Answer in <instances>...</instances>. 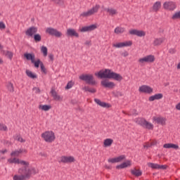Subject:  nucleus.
Listing matches in <instances>:
<instances>
[{
  "label": "nucleus",
  "instance_id": "nucleus-1",
  "mask_svg": "<svg viewBox=\"0 0 180 180\" xmlns=\"http://www.w3.org/2000/svg\"><path fill=\"white\" fill-rule=\"evenodd\" d=\"M22 167H20L18 170V174L13 176V180H27L30 179L32 175H36L37 171L36 168L30 167V163L28 162L27 165H21Z\"/></svg>",
  "mask_w": 180,
  "mask_h": 180
},
{
  "label": "nucleus",
  "instance_id": "nucleus-2",
  "mask_svg": "<svg viewBox=\"0 0 180 180\" xmlns=\"http://www.w3.org/2000/svg\"><path fill=\"white\" fill-rule=\"evenodd\" d=\"M41 137L46 143H53L56 141V134L53 131H46L41 134Z\"/></svg>",
  "mask_w": 180,
  "mask_h": 180
},
{
  "label": "nucleus",
  "instance_id": "nucleus-3",
  "mask_svg": "<svg viewBox=\"0 0 180 180\" xmlns=\"http://www.w3.org/2000/svg\"><path fill=\"white\" fill-rule=\"evenodd\" d=\"M134 122H136L137 124L142 126V127L148 129V130H153V129H154V125L143 118H136Z\"/></svg>",
  "mask_w": 180,
  "mask_h": 180
},
{
  "label": "nucleus",
  "instance_id": "nucleus-4",
  "mask_svg": "<svg viewBox=\"0 0 180 180\" xmlns=\"http://www.w3.org/2000/svg\"><path fill=\"white\" fill-rule=\"evenodd\" d=\"M100 8H101V6L99 4H96L89 11L83 12L80 15V16H82L83 18H88L89 16H92V15H95V13H98V11H99Z\"/></svg>",
  "mask_w": 180,
  "mask_h": 180
},
{
  "label": "nucleus",
  "instance_id": "nucleus-5",
  "mask_svg": "<svg viewBox=\"0 0 180 180\" xmlns=\"http://www.w3.org/2000/svg\"><path fill=\"white\" fill-rule=\"evenodd\" d=\"M113 71L105 69V70H100L98 72L95 73L96 77H98V78H108L110 79V77H112V72Z\"/></svg>",
  "mask_w": 180,
  "mask_h": 180
},
{
  "label": "nucleus",
  "instance_id": "nucleus-6",
  "mask_svg": "<svg viewBox=\"0 0 180 180\" xmlns=\"http://www.w3.org/2000/svg\"><path fill=\"white\" fill-rule=\"evenodd\" d=\"M79 78L82 79V81H85L86 84H90V85H95V84H96L92 75H81Z\"/></svg>",
  "mask_w": 180,
  "mask_h": 180
},
{
  "label": "nucleus",
  "instance_id": "nucleus-7",
  "mask_svg": "<svg viewBox=\"0 0 180 180\" xmlns=\"http://www.w3.org/2000/svg\"><path fill=\"white\" fill-rule=\"evenodd\" d=\"M58 161L63 164H71L75 162V158L74 156H60L58 158Z\"/></svg>",
  "mask_w": 180,
  "mask_h": 180
},
{
  "label": "nucleus",
  "instance_id": "nucleus-8",
  "mask_svg": "<svg viewBox=\"0 0 180 180\" xmlns=\"http://www.w3.org/2000/svg\"><path fill=\"white\" fill-rule=\"evenodd\" d=\"M154 61H155V57L153 55H148L139 58L138 63H139V64H146V63L151 64V63H154Z\"/></svg>",
  "mask_w": 180,
  "mask_h": 180
},
{
  "label": "nucleus",
  "instance_id": "nucleus-9",
  "mask_svg": "<svg viewBox=\"0 0 180 180\" xmlns=\"http://www.w3.org/2000/svg\"><path fill=\"white\" fill-rule=\"evenodd\" d=\"M133 46L132 41H124L123 42H118L112 44V47L115 49H123V47H131Z\"/></svg>",
  "mask_w": 180,
  "mask_h": 180
},
{
  "label": "nucleus",
  "instance_id": "nucleus-10",
  "mask_svg": "<svg viewBox=\"0 0 180 180\" xmlns=\"http://www.w3.org/2000/svg\"><path fill=\"white\" fill-rule=\"evenodd\" d=\"M46 33H48V34H50L51 36H55V37H63V32L53 27L46 28Z\"/></svg>",
  "mask_w": 180,
  "mask_h": 180
},
{
  "label": "nucleus",
  "instance_id": "nucleus-11",
  "mask_svg": "<svg viewBox=\"0 0 180 180\" xmlns=\"http://www.w3.org/2000/svg\"><path fill=\"white\" fill-rule=\"evenodd\" d=\"M9 164H18L19 165H28L29 162L20 160L18 158H10L8 160Z\"/></svg>",
  "mask_w": 180,
  "mask_h": 180
},
{
  "label": "nucleus",
  "instance_id": "nucleus-12",
  "mask_svg": "<svg viewBox=\"0 0 180 180\" xmlns=\"http://www.w3.org/2000/svg\"><path fill=\"white\" fill-rule=\"evenodd\" d=\"M129 34L131 36H137L138 37H144L146 36V32L143 30H139L136 29H131L129 31Z\"/></svg>",
  "mask_w": 180,
  "mask_h": 180
},
{
  "label": "nucleus",
  "instance_id": "nucleus-13",
  "mask_svg": "<svg viewBox=\"0 0 180 180\" xmlns=\"http://www.w3.org/2000/svg\"><path fill=\"white\" fill-rule=\"evenodd\" d=\"M163 8L166 11H174L176 8V4L174 1H166L163 4Z\"/></svg>",
  "mask_w": 180,
  "mask_h": 180
},
{
  "label": "nucleus",
  "instance_id": "nucleus-14",
  "mask_svg": "<svg viewBox=\"0 0 180 180\" xmlns=\"http://www.w3.org/2000/svg\"><path fill=\"white\" fill-rule=\"evenodd\" d=\"M102 86H104V88H109L110 89H112L116 86V84H115V82H110L108 79H103L101 82Z\"/></svg>",
  "mask_w": 180,
  "mask_h": 180
},
{
  "label": "nucleus",
  "instance_id": "nucleus-15",
  "mask_svg": "<svg viewBox=\"0 0 180 180\" xmlns=\"http://www.w3.org/2000/svg\"><path fill=\"white\" fill-rule=\"evenodd\" d=\"M124 160H126V155H121L116 158L108 159V162H110L111 164H115L116 162H122V161H124Z\"/></svg>",
  "mask_w": 180,
  "mask_h": 180
},
{
  "label": "nucleus",
  "instance_id": "nucleus-16",
  "mask_svg": "<svg viewBox=\"0 0 180 180\" xmlns=\"http://www.w3.org/2000/svg\"><path fill=\"white\" fill-rule=\"evenodd\" d=\"M98 28V25L96 24H94L89 26L82 27L79 32L82 33H85L86 32H92V30H95V29Z\"/></svg>",
  "mask_w": 180,
  "mask_h": 180
},
{
  "label": "nucleus",
  "instance_id": "nucleus-17",
  "mask_svg": "<svg viewBox=\"0 0 180 180\" xmlns=\"http://www.w3.org/2000/svg\"><path fill=\"white\" fill-rule=\"evenodd\" d=\"M153 89L151 86L147 85H143L139 87V92L143 94H153Z\"/></svg>",
  "mask_w": 180,
  "mask_h": 180
},
{
  "label": "nucleus",
  "instance_id": "nucleus-18",
  "mask_svg": "<svg viewBox=\"0 0 180 180\" xmlns=\"http://www.w3.org/2000/svg\"><path fill=\"white\" fill-rule=\"evenodd\" d=\"M27 150L25 148H20L11 152V157H19L21 154H27Z\"/></svg>",
  "mask_w": 180,
  "mask_h": 180
},
{
  "label": "nucleus",
  "instance_id": "nucleus-19",
  "mask_svg": "<svg viewBox=\"0 0 180 180\" xmlns=\"http://www.w3.org/2000/svg\"><path fill=\"white\" fill-rule=\"evenodd\" d=\"M37 27H30L26 30L25 34L28 37H33L35 33H37Z\"/></svg>",
  "mask_w": 180,
  "mask_h": 180
},
{
  "label": "nucleus",
  "instance_id": "nucleus-20",
  "mask_svg": "<svg viewBox=\"0 0 180 180\" xmlns=\"http://www.w3.org/2000/svg\"><path fill=\"white\" fill-rule=\"evenodd\" d=\"M66 35L69 37H79V34L73 28H68L66 31Z\"/></svg>",
  "mask_w": 180,
  "mask_h": 180
},
{
  "label": "nucleus",
  "instance_id": "nucleus-21",
  "mask_svg": "<svg viewBox=\"0 0 180 180\" xmlns=\"http://www.w3.org/2000/svg\"><path fill=\"white\" fill-rule=\"evenodd\" d=\"M148 167L152 168L153 169H167V165H160L155 163H148Z\"/></svg>",
  "mask_w": 180,
  "mask_h": 180
},
{
  "label": "nucleus",
  "instance_id": "nucleus-22",
  "mask_svg": "<svg viewBox=\"0 0 180 180\" xmlns=\"http://www.w3.org/2000/svg\"><path fill=\"white\" fill-rule=\"evenodd\" d=\"M131 165V160H127L122 164L117 165L116 169H123L124 168H129Z\"/></svg>",
  "mask_w": 180,
  "mask_h": 180
},
{
  "label": "nucleus",
  "instance_id": "nucleus-23",
  "mask_svg": "<svg viewBox=\"0 0 180 180\" xmlns=\"http://www.w3.org/2000/svg\"><path fill=\"white\" fill-rule=\"evenodd\" d=\"M24 57L28 61H31V63H34V60H36V56L34 53H24Z\"/></svg>",
  "mask_w": 180,
  "mask_h": 180
},
{
  "label": "nucleus",
  "instance_id": "nucleus-24",
  "mask_svg": "<svg viewBox=\"0 0 180 180\" xmlns=\"http://www.w3.org/2000/svg\"><path fill=\"white\" fill-rule=\"evenodd\" d=\"M161 9V1H156L151 8V12H158Z\"/></svg>",
  "mask_w": 180,
  "mask_h": 180
},
{
  "label": "nucleus",
  "instance_id": "nucleus-25",
  "mask_svg": "<svg viewBox=\"0 0 180 180\" xmlns=\"http://www.w3.org/2000/svg\"><path fill=\"white\" fill-rule=\"evenodd\" d=\"M110 79H115V81H118L119 82H120V81H122V79H123V77H122V75H120V74H119V73L112 72L111 73Z\"/></svg>",
  "mask_w": 180,
  "mask_h": 180
},
{
  "label": "nucleus",
  "instance_id": "nucleus-26",
  "mask_svg": "<svg viewBox=\"0 0 180 180\" xmlns=\"http://www.w3.org/2000/svg\"><path fill=\"white\" fill-rule=\"evenodd\" d=\"M51 94L54 101H63V97L58 95V94H57V91H56V90L51 89Z\"/></svg>",
  "mask_w": 180,
  "mask_h": 180
},
{
  "label": "nucleus",
  "instance_id": "nucleus-27",
  "mask_svg": "<svg viewBox=\"0 0 180 180\" xmlns=\"http://www.w3.org/2000/svg\"><path fill=\"white\" fill-rule=\"evenodd\" d=\"M1 53L8 58V60H12V58H13V52L11 51L1 50Z\"/></svg>",
  "mask_w": 180,
  "mask_h": 180
},
{
  "label": "nucleus",
  "instance_id": "nucleus-28",
  "mask_svg": "<svg viewBox=\"0 0 180 180\" xmlns=\"http://www.w3.org/2000/svg\"><path fill=\"white\" fill-rule=\"evenodd\" d=\"M162 94H157L149 97L150 102H153V101H158L159 99H162Z\"/></svg>",
  "mask_w": 180,
  "mask_h": 180
},
{
  "label": "nucleus",
  "instance_id": "nucleus-29",
  "mask_svg": "<svg viewBox=\"0 0 180 180\" xmlns=\"http://www.w3.org/2000/svg\"><path fill=\"white\" fill-rule=\"evenodd\" d=\"M153 122H155L158 124H162V126H164V124H165L166 120L164 117H154Z\"/></svg>",
  "mask_w": 180,
  "mask_h": 180
},
{
  "label": "nucleus",
  "instance_id": "nucleus-30",
  "mask_svg": "<svg viewBox=\"0 0 180 180\" xmlns=\"http://www.w3.org/2000/svg\"><path fill=\"white\" fill-rule=\"evenodd\" d=\"M124 32H126V28L123 27H117L114 30V32L115 33V34H123Z\"/></svg>",
  "mask_w": 180,
  "mask_h": 180
},
{
  "label": "nucleus",
  "instance_id": "nucleus-31",
  "mask_svg": "<svg viewBox=\"0 0 180 180\" xmlns=\"http://www.w3.org/2000/svg\"><path fill=\"white\" fill-rule=\"evenodd\" d=\"M94 102H96L97 103V105H98L99 106H101V108H110L109 104H108L103 101H101V100H99L98 98H95Z\"/></svg>",
  "mask_w": 180,
  "mask_h": 180
},
{
  "label": "nucleus",
  "instance_id": "nucleus-32",
  "mask_svg": "<svg viewBox=\"0 0 180 180\" xmlns=\"http://www.w3.org/2000/svg\"><path fill=\"white\" fill-rule=\"evenodd\" d=\"M165 41V38H164V37L156 38L153 41V45L161 46V44H162V42Z\"/></svg>",
  "mask_w": 180,
  "mask_h": 180
},
{
  "label": "nucleus",
  "instance_id": "nucleus-33",
  "mask_svg": "<svg viewBox=\"0 0 180 180\" xmlns=\"http://www.w3.org/2000/svg\"><path fill=\"white\" fill-rule=\"evenodd\" d=\"M105 11H106L107 13L110 15V16H114V15H117V10H116L113 8H105Z\"/></svg>",
  "mask_w": 180,
  "mask_h": 180
},
{
  "label": "nucleus",
  "instance_id": "nucleus-34",
  "mask_svg": "<svg viewBox=\"0 0 180 180\" xmlns=\"http://www.w3.org/2000/svg\"><path fill=\"white\" fill-rule=\"evenodd\" d=\"M39 110H44V112H49L50 109H51V105H39Z\"/></svg>",
  "mask_w": 180,
  "mask_h": 180
},
{
  "label": "nucleus",
  "instance_id": "nucleus-35",
  "mask_svg": "<svg viewBox=\"0 0 180 180\" xmlns=\"http://www.w3.org/2000/svg\"><path fill=\"white\" fill-rule=\"evenodd\" d=\"M113 144V139H106L103 141V147H110Z\"/></svg>",
  "mask_w": 180,
  "mask_h": 180
},
{
  "label": "nucleus",
  "instance_id": "nucleus-36",
  "mask_svg": "<svg viewBox=\"0 0 180 180\" xmlns=\"http://www.w3.org/2000/svg\"><path fill=\"white\" fill-rule=\"evenodd\" d=\"M163 147L164 148H174V150H178V148H179L178 145L174 143H165Z\"/></svg>",
  "mask_w": 180,
  "mask_h": 180
},
{
  "label": "nucleus",
  "instance_id": "nucleus-37",
  "mask_svg": "<svg viewBox=\"0 0 180 180\" xmlns=\"http://www.w3.org/2000/svg\"><path fill=\"white\" fill-rule=\"evenodd\" d=\"M143 172L140 169H134L131 170V174L135 176H141Z\"/></svg>",
  "mask_w": 180,
  "mask_h": 180
},
{
  "label": "nucleus",
  "instance_id": "nucleus-38",
  "mask_svg": "<svg viewBox=\"0 0 180 180\" xmlns=\"http://www.w3.org/2000/svg\"><path fill=\"white\" fill-rule=\"evenodd\" d=\"M25 73L27 75V77H29V78H32V79H34V78H37V76L29 70H27Z\"/></svg>",
  "mask_w": 180,
  "mask_h": 180
},
{
  "label": "nucleus",
  "instance_id": "nucleus-39",
  "mask_svg": "<svg viewBox=\"0 0 180 180\" xmlns=\"http://www.w3.org/2000/svg\"><path fill=\"white\" fill-rule=\"evenodd\" d=\"M32 64H34L36 68H39V67L43 64V62L41 61L40 59H37V60H34V62H32Z\"/></svg>",
  "mask_w": 180,
  "mask_h": 180
},
{
  "label": "nucleus",
  "instance_id": "nucleus-40",
  "mask_svg": "<svg viewBox=\"0 0 180 180\" xmlns=\"http://www.w3.org/2000/svg\"><path fill=\"white\" fill-rule=\"evenodd\" d=\"M41 51L43 53L44 57H47V54H48L47 47L41 46Z\"/></svg>",
  "mask_w": 180,
  "mask_h": 180
},
{
  "label": "nucleus",
  "instance_id": "nucleus-41",
  "mask_svg": "<svg viewBox=\"0 0 180 180\" xmlns=\"http://www.w3.org/2000/svg\"><path fill=\"white\" fill-rule=\"evenodd\" d=\"M51 2L56 4V5H59V6H63L64 5V0H51Z\"/></svg>",
  "mask_w": 180,
  "mask_h": 180
},
{
  "label": "nucleus",
  "instance_id": "nucleus-42",
  "mask_svg": "<svg viewBox=\"0 0 180 180\" xmlns=\"http://www.w3.org/2000/svg\"><path fill=\"white\" fill-rule=\"evenodd\" d=\"M172 19L174 20H176V19H180V11H176L174 13V14L172 15Z\"/></svg>",
  "mask_w": 180,
  "mask_h": 180
},
{
  "label": "nucleus",
  "instance_id": "nucleus-43",
  "mask_svg": "<svg viewBox=\"0 0 180 180\" xmlns=\"http://www.w3.org/2000/svg\"><path fill=\"white\" fill-rule=\"evenodd\" d=\"M34 40L35 41H41V36L40 35V34H35L34 35Z\"/></svg>",
  "mask_w": 180,
  "mask_h": 180
},
{
  "label": "nucleus",
  "instance_id": "nucleus-44",
  "mask_svg": "<svg viewBox=\"0 0 180 180\" xmlns=\"http://www.w3.org/2000/svg\"><path fill=\"white\" fill-rule=\"evenodd\" d=\"M0 130L1 131H8V127L4 124H0Z\"/></svg>",
  "mask_w": 180,
  "mask_h": 180
},
{
  "label": "nucleus",
  "instance_id": "nucleus-45",
  "mask_svg": "<svg viewBox=\"0 0 180 180\" xmlns=\"http://www.w3.org/2000/svg\"><path fill=\"white\" fill-rule=\"evenodd\" d=\"M7 87L10 92H13V84L12 83H8Z\"/></svg>",
  "mask_w": 180,
  "mask_h": 180
},
{
  "label": "nucleus",
  "instance_id": "nucleus-46",
  "mask_svg": "<svg viewBox=\"0 0 180 180\" xmlns=\"http://www.w3.org/2000/svg\"><path fill=\"white\" fill-rule=\"evenodd\" d=\"M74 86V83L72 82H69L65 87V89H71Z\"/></svg>",
  "mask_w": 180,
  "mask_h": 180
},
{
  "label": "nucleus",
  "instance_id": "nucleus-47",
  "mask_svg": "<svg viewBox=\"0 0 180 180\" xmlns=\"http://www.w3.org/2000/svg\"><path fill=\"white\" fill-rule=\"evenodd\" d=\"M40 67L41 72H43L44 74H47V70H46V68L44 67V65L43 63H41Z\"/></svg>",
  "mask_w": 180,
  "mask_h": 180
},
{
  "label": "nucleus",
  "instance_id": "nucleus-48",
  "mask_svg": "<svg viewBox=\"0 0 180 180\" xmlns=\"http://www.w3.org/2000/svg\"><path fill=\"white\" fill-rule=\"evenodd\" d=\"M6 29V25L4 22H0V30H5Z\"/></svg>",
  "mask_w": 180,
  "mask_h": 180
},
{
  "label": "nucleus",
  "instance_id": "nucleus-49",
  "mask_svg": "<svg viewBox=\"0 0 180 180\" xmlns=\"http://www.w3.org/2000/svg\"><path fill=\"white\" fill-rule=\"evenodd\" d=\"M17 141H20V143H25L26 141L23 139L20 136H17L16 139Z\"/></svg>",
  "mask_w": 180,
  "mask_h": 180
},
{
  "label": "nucleus",
  "instance_id": "nucleus-50",
  "mask_svg": "<svg viewBox=\"0 0 180 180\" xmlns=\"http://www.w3.org/2000/svg\"><path fill=\"white\" fill-rule=\"evenodd\" d=\"M170 54H175L176 53V49L172 48L169 50Z\"/></svg>",
  "mask_w": 180,
  "mask_h": 180
},
{
  "label": "nucleus",
  "instance_id": "nucleus-51",
  "mask_svg": "<svg viewBox=\"0 0 180 180\" xmlns=\"http://www.w3.org/2000/svg\"><path fill=\"white\" fill-rule=\"evenodd\" d=\"M121 56H122V57H129V52L127 51H124L121 53Z\"/></svg>",
  "mask_w": 180,
  "mask_h": 180
},
{
  "label": "nucleus",
  "instance_id": "nucleus-52",
  "mask_svg": "<svg viewBox=\"0 0 180 180\" xmlns=\"http://www.w3.org/2000/svg\"><path fill=\"white\" fill-rule=\"evenodd\" d=\"M32 91H34V92H35V94H40V89H39L37 87H34L32 89Z\"/></svg>",
  "mask_w": 180,
  "mask_h": 180
},
{
  "label": "nucleus",
  "instance_id": "nucleus-53",
  "mask_svg": "<svg viewBox=\"0 0 180 180\" xmlns=\"http://www.w3.org/2000/svg\"><path fill=\"white\" fill-rule=\"evenodd\" d=\"M82 91H84L85 92H89V86H85L82 88Z\"/></svg>",
  "mask_w": 180,
  "mask_h": 180
},
{
  "label": "nucleus",
  "instance_id": "nucleus-54",
  "mask_svg": "<svg viewBox=\"0 0 180 180\" xmlns=\"http://www.w3.org/2000/svg\"><path fill=\"white\" fill-rule=\"evenodd\" d=\"M49 58H50L51 61H53L54 60V55L53 53H50L49 55Z\"/></svg>",
  "mask_w": 180,
  "mask_h": 180
},
{
  "label": "nucleus",
  "instance_id": "nucleus-55",
  "mask_svg": "<svg viewBox=\"0 0 180 180\" xmlns=\"http://www.w3.org/2000/svg\"><path fill=\"white\" fill-rule=\"evenodd\" d=\"M89 92H91V94H95V92H96V89L89 88Z\"/></svg>",
  "mask_w": 180,
  "mask_h": 180
},
{
  "label": "nucleus",
  "instance_id": "nucleus-56",
  "mask_svg": "<svg viewBox=\"0 0 180 180\" xmlns=\"http://www.w3.org/2000/svg\"><path fill=\"white\" fill-rule=\"evenodd\" d=\"M84 44L86 45V46H91V41H85V43H84Z\"/></svg>",
  "mask_w": 180,
  "mask_h": 180
},
{
  "label": "nucleus",
  "instance_id": "nucleus-57",
  "mask_svg": "<svg viewBox=\"0 0 180 180\" xmlns=\"http://www.w3.org/2000/svg\"><path fill=\"white\" fill-rule=\"evenodd\" d=\"M176 109L177 110H180V103H177V104L176 105Z\"/></svg>",
  "mask_w": 180,
  "mask_h": 180
},
{
  "label": "nucleus",
  "instance_id": "nucleus-58",
  "mask_svg": "<svg viewBox=\"0 0 180 180\" xmlns=\"http://www.w3.org/2000/svg\"><path fill=\"white\" fill-rule=\"evenodd\" d=\"M6 153H8V150L6 149H4L3 150H0V153L5 154Z\"/></svg>",
  "mask_w": 180,
  "mask_h": 180
},
{
  "label": "nucleus",
  "instance_id": "nucleus-59",
  "mask_svg": "<svg viewBox=\"0 0 180 180\" xmlns=\"http://www.w3.org/2000/svg\"><path fill=\"white\" fill-rule=\"evenodd\" d=\"M4 49V46H2V44H0V50H1V53H2V49Z\"/></svg>",
  "mask_w": 180,
  "mask_h": 180
},
{
  "label": "nucleus",
  "instance_id": "nucleus-60",
  "mask_svg": "<svg viewBox=\"0 0 180 180\" xmlns=\"http://www.w3.org/2000/svg\"><path fill=\"white\" fill-rule=\"evenodd\" d=\"M4 63V60H2V58H0V64H3Z\"/></svg>",
  "mask_w": 180,
  "mask_h": 180
},
{
  "label": "nucleus",
  "instance_id": "nucleus-61",
  "mask_svg": "<svg viewBox=\"0 0 180 180\" xmlns=\"http://www.w3.org/2000/svg\"><path fill=\"white\" fill-rule=\"evenodd\" d=\"M40 155H41V157H46V154L45 153H40Z\"/></svg>",
  "mask_w": 180,
  "mask_h": 180
},
{
  "label": "nucleus",
  "instance_id": "nucleus-62",
  "mask_svg": "<svg viewBox=\"0 0 180 180\" xmlns=\"http://www.w3.org/2000/svg\"><path fill=\"white\" fill-rule=\"evenodd\" d=\"M144 147H150V146H144Z\"/></svg>",
  "mask_w": 180,
  "mask_h": 180
}]
</instances>
